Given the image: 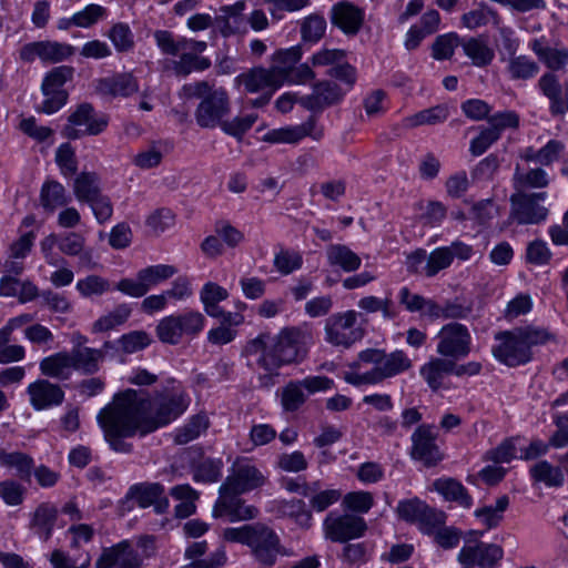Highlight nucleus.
<instances>
[{
    "label": "nucleus",
    "instance_id": "obj_24",
    "mask_svg": "<svg viewBox=\"0 0 568 568\" xmlns=\"http://www.w3.org/2000/svg\"><path fill=\"white\" fill-rule=\"evenodd\" d=\"M413 457L424 462L427 465L437 463L440 454L434 443V432L432 427L420 426L413 434Z\"/></svg>",
    "mask_w": 568,
    "mask_h": 568
},
{
    "label": "nucleus",
    "instance_id": "obj_61",
    "mask_svg": "<svg viewBox=\"0 0 568 568\" xmlns=\"http://www.w3.org/2000/svg\"><path fill=\"white\" fill-rule=\"evenodd\" d=\"M118 343L122 352L132 354L148 347L151 343V337L146 332L134 331L123 335Z\"/></svg>",
    "mask_w": 568,
    "mask_h": 568
},
{
    "label": "nucleus",
    "instance_id": "obj_12",
    "mask_svg": "<svg viewBox=\"0 0 568 568\" xmlns=\"http://www.w3.org/2000/svg\"><path fill=\"white\" fill-rule=\"evenodd\" d=\"M436 352L447 359H460L471 351V335L465 325L449 323L444 325L437 335Z\"/></svg>",
    "mask_w": 568,
    "mask_h": 568
},
{
    "label": "nucleus",
    "instance_id": "obj_26",
    "mask_svg": "<svg viewBox=\"0 0 568 568\" xmlns=\"http://www.w3.org/2000/svg\"><path fill=\"white\" fill-rule=\"evenodd\" d=\"M364 14L361 9L351 2L342 1L332 9V21L345 33H355L358 31Z\"/></svg>",
    "mask_w": 568,
    "mask_h": 568
},
{
    "label": "nucleus",
    "instance_id": "obj_2",
    "mask_svg": "<svg viewBox=\"0 0 568 568\" xmlns=\"http://www.w3.org/2000/svg\"><path fill=\"white\" fill-rule=\"evenodd\" d=\"M303 55L300 45L281 49L273 53L268 69L255 68L235 78V83L244 85L251 93L263 92V97L252 101L253 106H262L284 84H304L314 78L310 65L300 64Z\"/></svg>",
    "mask_w": 568,
    "mask_h": 568
},
{
    "label": "nucleus",
    "instance_id": "obj_5",
    "mask_svg": "<svg viewBox=\"0 0 568 568\" xmlns=\"http://www.w3.org/2000/svg\"><path fill=\"white\" fill-rule=\"evenodd\" d=\"M550 338V335L539 328L516 329L513 332H501L495 336L493 346L494 357L507 365L518 366L528 363L531 359V347L544 344Z\"/></svg>",
    "mask_w": 568,
    "mask_h": 568
},
{
    "label": "nucleus",
    "instance_id": "obj_32",
    "mask_svg": "<svg viewBox=\"0 0 568 568\" xmlns=\"http://www.w3.org/2000/svg\"><path fill=\"white\" fill-rule=\"evenodd\" d=\"M72 190L80 203H88L101 194L100 179L94 173L82 172L74 179Z\"/></svg>",
    "mask_w": 568,
    "mask_h": 568
},
{
    "label": "nucleus",
    "instance_id": "obj_16",
    "mask_svg": "<svg viewBox=\"0 0 568 568\" xmlns=\"http://www.w3.org/2000/svg\"><path fill=\"white\" fill-rule=\"evenodd\" d=\"M229 111L230 103L225 90L215 89L202 99L196 109L195 119L197 124L202 128L221 126V123H223L222 118L226 115Z\"/></svg>",
    "mask_w": 568,
    "mask_h": 568
},
{
    "label": "nucleus",
    "instance_id": "obj_42",
    "mask_svg": "<svg viewBox=\"0 0 568 568\" xmlns=\"http://www.w3.org/2000/svg\"><path fill=\"white\" fill-rule=\"evenodd\" d=\"M276 513L278 516L291 517L301 527H310L312 525V515L305 508V504L302 500L291 501H275Z\"/></svg>",
    "mask_w": 568,
    "mask_h": 568
},
{
    "label": "nucleus",
    "instance_id": "obj_22",
    "mask_svg": "<svg viewBox=\"0 0 568 568\" xmlns=\"http://www.w3.org/2000/svg\"><path fill=\"white\" fill-rule=\"evenodd\" d=\"M30 404L37 410L48 409L60 405L64 399V393L60 386L48 381L39 379L28 386Z\"/></svg>",
    "mask_w": 568,
    "mask_h": 568
},
{
    "label": "nucleus",
    "instance_id": "obj_38",
    "mask_svg": "<svg viewBox=\"0 0 568 568\" xmlns=\"http://www.w3.org/2000/svg\"><path fill=\"white\" fill-rule=\"evenodd\" d=\"M57 514V508L51 505H41L34 511L32 528L41 540L47 541L51 537Z\"/></svg>",
    "mask_w": 568,
    "mask_h": 568
},
{
    "label": "nucleus",
    "instance_id": "obj_40",
    "mask_svg": "<svg viewBox=\"0 0 568 568\" xmlns=\"http://www.w3.org/2000/svg\"><path fill=\"white\" fill-rule=\"evenodd\" d=\"M245 8L244 1H237L232 6H225L221 9L217 21L222 26L224 33L239 32L244 27L242 14Z\"/></svg>",
    "mask_w": 568,
    "mask_h": 568
},
{
    "label": "nucleus",
    "instance_id": "obj_60",
    "mask_svg": "<svg viewBox=\"0 0 568 568\" xmlns=\"http://www.w3.org/2000/svg\"><path fill=\"white\" fill-rule=\"evenodd\" d=\"M508 70L513 79H529L537 74L539 68L530 58L519 55L509 62Z\"/></svg>",
    "mask_w": 568,
    "mask_h": 568
},
{
    "label": "nucleus",
    "instance_id": "obj_58",
    "mask_svg": "<svg viewBox=\"0 0 568 568\" xmlns=\"http://www.w3.org/2000/svg\"><path fill=\"white\" fill-rule=\"evenodd\" d=\"M302 256L295 251L281 250L274 256V266L283 275L291 274L302 266Z\"/></svg>",
    "mask_w": 568,
    "mask_h": 568
},
{
    "label": "nucleus",
    "instance_id": "obj_21",
    "mask_svg": "<svg viewBox=\"0 0 568 568\" xmlns=\"http://www.w3.org/2000/svg\"><path fill=\"white\" fill-rule=\"evenodd\" d=\"M95 566L97 568H140L141 558L129 541H121L114 547L104 549Z\"/></svg>",
    "mask_w": 568,
    "mask_h": 568
},
{
    "label": "nucleus",
    "instance_id": "obj_7",
    "mask_svg": "<svg viewBox=\"0 0 568 568\" xmlns=\"http://www.w3.org/2000/svg\"><path fill=\"white\" fill-rule=\"evenodd\" d=\"M205 325V316L199 311L190 310L162 317L156 324L155 333L162 343L176 345L183 337H196Z\"/></svg>",
    "mask_w": 568,
    "mask_h": 568
},
{
    "label": "nucleus",
    "instance_id": "obj_1",
    "mask_svg": "<svg viewBox=\"0 0 568 568\" xmlns=\"http://www.w3.org/2000/svg\"><path fill=\"white\" fill-rule=\"evenodd\" d=\"M190 397L181 383L171 381L152 398L142 392H119L97 415L104 438L115 452H129L121 439L145 434L178 419L189 407Z\"/></svg>",
    "mask_w": 568,
    "mask_h": 568
},
{
    "label": "nucleus",
    "instance_id": "obj_37",
    "mask_svg": "<svg viewBox=\"0 0 568 568\" xmlns=\"http://www.w3.org/2000/svg\"><path fill=\"white\" fill-rule=\"evenodd\" d=\"M36 235L33 232L22 234L18 241H16L9 251V258L6 263V270L9 273L20 274L22 272V264L17 260L24 258L30 252Z\"/></svg>",
    "mask_w": 568,
    "mask_h": 568
},
{
    "label": "nucleus",
    "instance_id": "obj_43",
    "mask_svg": "<svg viewBox=\"0 0 568 568\" xmlns=\"http://www.w3.org/2000/svg\"><path fill=\"white\" fill-rule=\"evenodd\" d=\"M71 354L74 358V371H81L89 374L98 371L99 363L103 358L102 351L91 347L73 348Z\"/></svg>",
    "mask_w": 568,
    "mask_h": 568
},
{
    "label": "nucleus",
    "instance_id": "obj_23",
    "mask_svg": "<svg viewBox=\"0 0 568 568\" xmlns=\"http://www.w3.org/2000/svg\"><path fill=\"white\" fill-rule=\"evenodd\" d=\"M454 361L432 357L420 366L419 374L433 390L448 388V376L453 374Z\"/></svg>",
    "mask_w": 568,
    "mask_h": 568
},
{
    "label": "nucleus",
    "instance_id": "obj_15",
    "mask_svg": "<svg viewBox=\"0 0 568 568\" xmlns=\"http://www.w3.org/2000/svg\"><path fill=\"white\" fill-rule=\"evenodd\" d=\"M546 192L524 194L517 191L511 196L510 216L520 224H537L547 219L548 210L541 202L547 199Z\"/></svg>",
    "mask_w": 568,
    "mask_h": 568
},
{
    "label": "nucleus",
    "instance_id": "obj_25",
    "mask_svg": "<svg viewBox=\"0 0 568 568\" xmlns=\"http://www.w3.org/2000/svg\"><path fill=\"white\" fill-rule=\"evenodd\" d=\"M528 48L549 69L558 70L568 63V49L550 47L545 37L531 39Z\"/></svg>",
    "mask_w": 568,
    "mask_h": 568
},
{
    "label": "nucleus",
    "instance_id": "obj_31",
    "mask_svg": "<svg viewBox=\"0 0 568 568\" xmlns=\"http://www.w3.org/2000/svg\"><path fill=\"white\" fill-rule=\"evenodd\" d=\"M343 94L344 91L336 84L328 82L320 83L314 88L313 94L302 99L301 103L305 108L313 110L336 102Z\"/></svg>",
    "mask_w": 568,
    "mask_h": 568
},
{
    "label": "nucleus",
    "instance_id": "obj_44",
    "mask_svg": "<svg viewBox=\"0 0 568 568\" xmlns=\"http://www.w3.org/2000/svg\"><path fill=\"white\" fill-rule=\"evenodd\" d=\"M83 236L77 233H68L59 242V248L67 255H80V265L89 266L91 264L92 251L85 250Z\"/></svg>",
    "mask_w": 568,
    "mask_h": 568
},
{
    "label": "nucleus",
    "instance_id": "obj_57",
    "mask_svg": "<svg viewBox=\"0 0 568 568\" xmlns=\"http://www.w3.org/2000/svg\"><path fill=\"white\" fill-rule=\"evenodd\" d=\"M358 307L366 313L382 312L383 317L387 320L394 318L396 315L393 303L388 298L365 296L358 301Z\"/></svg>",
    "mask_w": 568,
    "mask_h": 568
},
{
    "label": "nucleus",
    "instance_id": "obj_19",
    "mask_svg": "<svg viewBox=\"0 0 568 568\" xmlns=\"http://www.w3.org/2000/svg\"><path fill=\"white\" fill-rule=\"evenodd\" d=\"M322 134V131L316 129L314 121L308 120L302 124L285 125L270 130L262 136V140L274 144H294L298 143L305 136H312L314 140H318Z\"/></svg>",
    "mask_w": 568,
    "mask_h": 568
},
{
    "label": "nucleus",
    "instance_id": "obj_54",
    "mask_svg": "<svg viewBox=\"0 0 568 568\" xmlns=\"http://www.w3.org/2000/svg\"><path fill=\"white\" fill-rule=\"evenodd\" d=\"M307 398L301 382L290 383L282 390V405L285 410H296Z\"/></svg>",
    "mask_w": 568,
    "mask_h": 568
},
{
    "label": "nucleus",
    "instance_id": "obj_18",
    "mask_svg": "<svg viewBox=\"0 0 568 568\" xmlns=\"http://www.w3.org/2000/svg\"><path fill=\"white\" fill-rule=\"evenodd\" d=\"M365 528L364 519L352 515L337 516L331 513L324 521L326 538L339 542L361 537Z\"/></svg>",
    "mask_w": 568,
    "mask_h": 568
},
{
    "label": "nucleus",
    "instance_id": "obj_53",
    "mask_svg": "<svg viewBox=\"0 0 568 568\" xmlns=\"http://www.w3.org/2000/svg\"><path fill=\"white\" fill-rule=\"evenodd\" d=\"M452 263V250L446 246L437 247L428 256L424 267V274L434 276Z\"/></svg>",
    "mask_w": 568,
    "mask_h": 568
},
{
    "label": "nucleus",
    "instance_id": "obj_45",
    "mask_svg": "<svg viewBox=\"0 0 568 568\" xmlns=\"http://www.w3.org/2000/svg\"><path fill=\"white\" fill-rule=\"evenodd\" d=\"M564 150V145L556 140H550L544 148L535 151L532 148L525 150L523 158L542 165H549L557 161Z\"/></svg>",
    "mask_w": 568,
    "mask_h": 568
},
{
    "label": "nucleus",
    "instance_id": "obj_51",
    "mask_svg": "<svg viewBox=\"0 0 568 568\" xmlns=\"http://www.w3.org/2000/svg\"><path fill=\"white\" fill-rule=\"evenodd\" d=\"M131 308L128 305H121L109 314L100 317L93 325L94 332H106L123 324L130 316Z\"/></svg>",
    "mask_w": 568,
    "mask_h": 568
},
{
    "label": "nucleus",
    "instance_id": "obj_28",
    "mask_svg": "<svg viewBox=\"0 0 568 568\" xmlns=\"http://www.w3.org/2000/svg\"><path fill=\"white\" fill-rule=\"evenodd\" d=\"M433 488L445 500L455 501L464 508H469L473 505V499L467 494L465 487L455 479L439 478L433 483Z\"/></svg>",
    "mask_w": 568,
    "mask_h": 568
},
{
    "label": "nucleus",
    "instance_id": "obj_20",
    "mask_svg": "<svg viewBox=\"0 0 568 568\" xmlns=\"http://www.w3.org/2000/svg\"><path fill=\"white\" fill-rule=\"evenodd\" d=\"M128 503L136 504L141 508L154 506L156 513H164L169 508V500L164 495L162 485L141 484L132 487L126 496Z\"/></svg>",
    "mask_w": 568,
    "mask_h": 568
},
{
    "label": "nucleus",
    "instance_id": "obj_35",
    "mask_svg": "<svg viewBox=\"0 0 568 568\" xmlns=\"http://www.w3.org/2000/svg\"><path fill=\"white\" fill-rule=\"evenodd\" d=\"M98 90L103 94L126 97L138 91V83L131 74H122L102 79Z\"/></svg>",
    "mask_w": 568,
    "mask_h": 568
},
{
    "label": "nucleus",
    "instance_id": "obj_6",
    "mask_svg": "<svg viewBox=\"0 0 568 568\" xmlns=\"http://www.w3.org/2000/svg\"><path fill=\"white\" fill-rule=\"evenodd\" d=\"M221 536L223 541L248 546L256 560L265 566H272L281 552L276 534L263 524L227 527Z\"/></svg>",
    "mask_w": 568,
    "mask_h": 568
},
{
    "label": "nucleus",
    "instance_id": "obj_48",
    "mask_svg": "<svg viewBox=\"0 0 568 568\" xmlns=\"http://www.w3.org/2000/svg\"><path fill=\"white\" fill-rule=\"evenodd\" d=\"M73 68L61 65L51 70L42 82V92L64 91L63 85L71 80Z\"/></svg>",
    "mask_w": 568,
    "mask_h": 568
},
{
    "label": "nucleus",
    "instance_id": "obj_14",
    "mask_svg": "<svg viewBox=\"0 0 568 568\" xmlns=\"http://www.w3.org/2000/svg\"><path fill=\"white\" fill-rule=\"evenodd\" d=\"M400 519L415 524L424 534H432L444 524V514L429 508L418 498L400 500L396 507Z\"/></svg>",
    "mask_w": 568,
    "mask_h": 568
},
{
    "label": "nucleus",
    "instance_id": "obj_27",
    "mask_svg": "<svg viewBox=\"0 0 568 568\" xmlns=\"http://www.w3.org/2000/svg\"><path fill=\"white\" fill-rule=\"evenodd\" d=\"M74 358L71 353L59 352L40 362V371L43 375L67 379L74 372Z\"/></svg>",
    "mask_w": 568,
    "mask_h": 568
},
{
    "label": "nucleus",
    "instance_id": "obj_10",
    "mask_svg": "<svg viewBox=\"0 0 568 568\" xmlns=\"http://www.w3.org/2000/svg\"><path fill=\"white\" fill-rule=\"evenodd\" d=\"M358 313L349 310L329 316L325 322V341L334 346L348 348L364 336L357 324Z\"/></svg>",
    "mask_w": 568,
    "mask_h": 568
},
{
    "label": "nucleus",
    "instance_id": "obj_46",
    "mask_svg": "<svg viewBox=\"0 0 568 568\" xmlns=\"http://www.w3.org/2000/svg\"><path fill=\"white\" fill-rule=\"evenodd\" d=\"M520 442V437L506 439L498 447L489 450L486 457L488 460H491L496 464L510 463L511 460L519 458Z\"/></svg>",
    "mask_w": 568,
    "mask_h": 568
},
{
    "label": "nucleus",
    "instance_id": "obj_52",
    "mask_svg": "<svg viewBox=\"0 0 568 568\" xmlns=\"http://www.w3.org/2000/svg\"><path fill=\"white\" fill-rule=\"evenodd\" d=\"M78 292L83 297L100 296L109 291V282L97 275H89L85 278H81L75 285Z\"/></svg>",
    "mask_w": 568,
    "mask_h": 568
},
{
    "label": "nucleus",
    "instance_id": "obj_63",
    "mask_svg": "<svg viewBox=\"0 0 568 568\" xmlns=\"http://www.w3.org/2000/svg\"><path fill=\"white\" fill-rule=\"evenodd\" d=\"M207 428V419L205 416L197 415L193 417L183 428L176 432V442L186 444L197 438Z\"/></svg>",
    "mask_w": 568,
    "mask_h": 568
},
{
    "label": "nucleus",
    "instance_id": "obj_50",
    "mask_svg": "<svg viewBox=\"0 0 568 568\" xmlns=\"http://www.w3.org/2000/svg\"><path fill=\"white\" fill-rule=\"evenodd\" d=\"M447 116V108L443 105H437L427 110H423L407 118L406 122L407 125L409 126H418L425 124L432 125L445 121Z\"/></svg>",
    "mask_w": 568,
    "mask_h": 568
},
{
    "label": "nucleus",
    "instance_id": "obj_59",
    "mask_svg": "<svg viewBox=\"0 0 568 568\" xmlns=\"http://www.w3.org/2000/svg\"><path fill=\"white\" fill-rule=\"evenodd\" d=\"M52 568H88L90 566V557L88 554L71 558L62 550L55 549L49 557Z\"/></svg>",
    "mask_w": 568,
    "mask_h": 568
},
{
    "label": "nucleus",
    "instance_id": "obj_8",
    "mask_svg": "<svg viewBox=\"0 0 568 568\" xmlns=\"http://www.w3.org/2000/svg\"><path fill=\"white\" fill-rule=\"evenodd\" d=\"M154 40L163 53L180 55L181 64L183 67H187V72L193 69L204 70L210 65V62L206 59L196 57L206 49V43L203 41L174 38L171 32L164 30L155 31Z\"/></svg>",
    "mask_w": 568,
    "mask_h": 568
},
{
    "label": "nucleus",
    "instance_id": "obj_47",
    "mask_svg": "<svg viewBox=\"0 0 568 568\" xmlns=\"http://www.w3.org/2000/svg\"><path fill=\"white\" fill-rule=\"evenodd\" d=\"M41 60L43 62H60L74 53V47L57 41H40Z\"/></svg>",
    "mask_w": 568,
    "mask_h": 568
},
{
    "label": "nucleus",
    "instance_id": "obj_9",
    "mask_svg": "<svg viewBox=\"0 0 568 568\" xmlns=\"http://www.w3.org/2000/svg\"><path fill=\"white\" fill-rule=\"evenodd\" d=\"M483 532L470 530L464 536L457 560L463 568H495L504 557V550L499 545L483 542Z\"/></svg>",
    "mask_w": 568,
    "mask_h": 568
},
{
    "label": "nucleus",
    "instance_id": "obj_17",
    "mask_svg": "<svg viewBox=\"0 0 568 568\" xmlns=\"http://www.w3.org/2000/svg\"><path fill=\"white\" fill-rule=\"evenodd\" d=\"M240 495L220 490V496L212 509V516L214 518L226 517L232 523L254 519L258 514L257 508L247 505L239 497Z\"/></svg>",
    "mask_w": 568,
    "mask_h": 568
},
{
    "label": "nucleus",
    "instance_id": "obj_55",
    "mask_svg": "<svg viewBox=\"0 0 568 568\" xmlns=\"http://www.w3.org/2000/svg\"><path fill=\"white\" fill-rule=\"evenodd\" d=\"M222 466L221 459L203 462L193 471L194 481L203 484L217 481L222 475Z\"/></svg>",
    "mask_w": 568,
    "mask_h": 568
},
{
    "label": "nucleus",
    "instance_id": "obj_49",
    "mask_svg": "<svg viewBox=\"0 0 568 568\" xmlns=\"http://www.w3.org/2000/svg\"><path fill=\"white\" fill-rule=\"evenodd\" d=\"M417 211L422 222L430 227L438 226L446 216V209L439 202L418 203Z\"/></svg>",
    "mask_w": 568,
    "mask_h": 568
},
{
    "label": "nucleus",
    "instance_id": "obj_39",
    "mask_svg": "<svg viewBox=\"0 0 568 568\" xmlns=\"http://www.w3.org/2000/svg\"><path fill=\"white\" fill-rule=\"evenodd\" d=\"M326 255L331 265L338 266L345 272L356 271L362 263L359 256L344 245H331Z\"/></svg>",
    "mask_w": 568,
    "mask_h": 568
},
{
    "label": "nucleus",
    "instance_id": "obj_11",
    "mask_svg": "<svg viewBox=\"0 0 568 568\" xmlns=\"http://www.w3.org/2000/svg\"><path fill=\"white\" fill-rule=\"evenodd\" d=\"M108 124L109 118L106 114L95 111L88 103H82L70 112L64 126V134L70 139L98 135L106 129Z\"/></svg>",
    "mask_w": 568,
    "mask_h": 568
},
{
    "label": "nucleus",
    "instance_id": "obj_64",
    "mask_svg": "<svg viewBox=\"0 0 568 568\" xmlns=\"http://www.w3.org/2000/svg\"><path fill=\"white\" fill-rule=\"evenodd\" d=\"M496 14L491 8L480 3L475 10L465 13L462 17V22L467 29H476L487 24Z\"/></svg>",
    "mask_w": 568,
    "mask_h": 568
},
{
    "label": "nucleus",
    "instance_id": "obj_29",
    "mask_svg": "<svg viewBox=\"0 0 568 568\" xmlns=\"http://www.w3.org/2000/svg\"><path fill=\"white\" fill-rule=\"evenodd\" d=\"M460 47L476 67L489 64L495 57L494 50L481 38L462 39Z\"/></svg>",
    "mask_w": 568,
    "mask_h": 568
},
{
    "label": "nucleus",
    "instance_id": "obj_13",
    "mask_svg": "<svg viewBox=\"0 0 568 568\" xmlns=\"http://www.w3.org/2000/svg\"><path fill=\"white\" fill-rule=\"evenodd\" d=\"M267 475L248 459H237L220 487L222 491L246 494L265 485Z\"/></svg>",
    "mask_w": 568,
    "mask_h": 568
},
{
    "label": "nucleus",
    "instance_id": "obj_62",
    "mask_svg": "<svg viewBox=\"0 0 568 568\" xmlns=\"http://www.w3.org/2000/svg\"><path fill=\"white\" fill-rule=\"evenodd\" d=\"M548 182V175L541 169H534L526 173L517 171L515 176V185L519 192L526 187H544Z\"/></svg>",
    "mask_w": 568,
    "mask_h": 568
},
{
    "label": "nucleus",
    "instance_id": "obj_34",
    "mask_svg": "<svg viewBox=\"0 0 568 568\" xmlns=\"http://www.w3.org/2000/svg\"><path fill=\"white\" fill-rule=\"evenodd\" d=\"M70 196L64 186L57 181H47L43 183L40 192L41 206L50 212L69 203Z\"/></svg>",
    "mask_w": 568,
    "mask_h": 568
},
{
    "label": "nucleus",
    "instance_id": "obj_33",
    "mask_svg": "<svg viewBox=\"0 0 568 568\" xmlns=\"http://www.w3.org/2000/svg\"><path fill=\"white\" fill-rule=\"evenodd\" d=\"M508 506L509 498L507 496H500L496 499L494 505H485L477 508L474 511V516L487 529H491L501 523Z\"/></svg>",
    "mask_w": 568,
    "mask_h": 568
},
{
    "label": "nucleus",
    "instance_id": "obj_56",
    "mask_svg": "<svg viewBox=\"0 0 568 568\" xmlns=\"http://www.w3.org/2000/svg\"><path fill=\"white\" fill-rule=\"evenodd\" d=\"M106 17V10L100 4L91 3L73 14V21L79 28H90Z\"/></svg>",
    "mask_w": 568,
    "mask_h": 568
},
{
    "label": "nucleus",
    "instance_id": "obj_3",
    "mask_svg": "<svg viewBox=\"0 0 568 568\" xmlns=\"http://www.w3.org/2000/svg\"><path fill=\"white\" fill-rule=\"evenodd\" d=\"M312 345V332L304 324L284 327L275 336L261 334L247 344L246 353L266 372L274 373L283 365L303 361Z\"/></svg>",
    "mask_w": 568,
    "mask_h": 568
},
{
    "label": "nucleus",
    "instance_id": "obj_30",
    "mask_svg": "<svg viewBox=\"0 0 568 568\" xmlns=\"http://www.w3.org/2000/svg\"><path fill=\"white\" fill-rule=\"evenodd\" d=\"M529 474L534 481L542 483L547 487H560L565 483L562 469L547 460L534 464L529 469Z\"/></svg>",
    "mask_w": 568,
    "mask_h": 568
},
{
    "label": "nucleus",
    "instance_id": "obj_41",
    "mask_svg": "<svg viewBox=\"0 0 568 568\" xmlns=\"http://www.w3.org/2000/svg\"><path fill=\"white\" fill-rule=\"evenodd\" d=\"M139 273L149 292L173 277L176 274V268L169 264H155L141 268Z\"/></svg>",
    "mask_w": 568,
    "mask_h": 568
},
{
    "label": "nucleus",
    "instance_id": "obj_36",
    "mask_svg": "<svg viewBox=\"0 0 568 568\" xmlns=\"http://www.w3.org/2000/svg\"><path fill=\"white\" fill-rule=\"evenodd\" d=\"M227 297L229 292L213 282L204 284L200 292V300L203 304L204 311L211 317H220L222 310L217 304Z\"/></svg>",
    "mask_w": 568,
    "mask_h": 568
},
{
    "label": "nucleus",
    "instance_id": "obj_4",
    "mask_svg": "<svg viewBox=\"0 0 568 568\" xmlns=\"http://www.w3.org/2000/svg\"><path fill=\"white\" fill-rule=\"evenodd\" d=\"M410 366L412 362L403 351L386 354L382 349L367 348L359 352L357 358L347 365L343 378L355 387L377 385Z\"/></svg>",
    "mask_w": 568,
    "mask_h": 568
}]
</instances>
